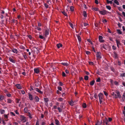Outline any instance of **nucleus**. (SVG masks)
Returning <instances> with one entry per match:
<instances>
[{"instance_id":"1","label":"nucleus","mask_w":125,"mask_h":125,"mask_svg":"<svg viewBox=\"0 0 125 125\" xmlns=\"http://www.w3.org/2000/svg\"><path fill=\"white\" fill-rule=\"evenodd\" d=\"M99 97V101L100 104H101L103 101V94L102 93H100L98 95Z\"/></svg>"},{"instance_id":"2","label":"nucleus","mask_w":125,"mask_h":125,"mask_svg":"<svg viewBox=\"0 0 125 125\" xmlns=\"http://www.w3.org/2000/svg\"><path fill=\"white\" fill-rule=\"evenodd\" d=\"M99 11L101 14L103 15H105L108 13H109V12L105 10H103L101 11L99 10Z\"/></svg>"},{"instance_id":"3","label":"nucleus","mask_w":125,"mask_h":125,"mask_svg":"<svg viewBox=\"0 0 125 125\" xmlns=\"http://www.w3.org/2000/svg\"><path fill=\"white\" fill-rule=\"evenodd\" d=\"M20 118L21 120L23 123H25L26 121V118L24 116L20 115Z\"/></svg>"},{"instance_id":"4","label":"nucleus","mask_w":125,"mask_h":125,"mask_svg":"<svg viewBox=\"0 0 125 125\" xmlns=\"http://www.w3.org/2000/svg\"><path fill=\"white\" fill-rule=\"evenodd\" d=\"M5 13V12L3 10H0V16L1 19H2L5 16L4 14Z\"/></svg>"},{"instance_id":"5","label":"nucleus","mask_w":125,"mask_h":125,"mask_svg":"<svg viewBox=\"0 0 125 125\" xmlns=\"http://www.w3.org/2000/svg\"><path fill=\"white\" fill-rule=\"evenodd\" d=\"M99 39L100 42H104V41L103 39V37L101 36H99Z\"/></svg>"},{"instance_id":"6","label":"nucleus","mask_w":125,"mask_h":125,"mask_svg":"<svg viewBox=\"0 0 125 125\" xmlns=\"http://www.w3.org/2000/svg\"><path fill=\"white\" fill-rule=\"evenodd\" d=\"M101 53L100 52H97L96 54V57L97 59H99L101 58Z\"/></svg>"},{"instance_id":"7","label":"nucleus","mask_w":125,"mask_h":125,"mask_svg":"<svg viewBox=\"0 0 125 125\" xmlns=\"http://www.w3.org/2000/svg\"><path fill=\"white\" fill-rule=\"evenodd\" d=\"M115 41L116 43L117 46L118 48H119V46L121 44L120 41L119 40L117 39L115 40Z\"/></svg>"},{"instance_id":"8","label":"nucleus","mask_w":125,"mask_h":125,"mask_svg":"<svg viewBox=\"0 0 125 125\" xmlns=\"http://www.w3.org/2000/svg\"><path fill=\"white\" fill-rule=\"evenodd\" d=\"M115 93L116 94L118 98H120L121 97V96L119 92L117 91H116L115 92Z\"/></svg>"},{"instance_id":"9","label":"nucleus","mask_w":125,"mask_h":125,"mask_svg":"<svg viewBox=\"0 0 125 125\" xmlns=\"http://www.w3.org/2000/svg\"><path fill=\"white\" fill-rule=\"evenodd\" d=\"M49 31L48 29L46 30L45 32V35L46 37L49 35Z\"/></svg>"},{"instance_id":"10","label":"nucleus","mask_w":125,"mask_h":125,"mask_svg":"<svg viewBox=\"0 0 125 125\" xmlns=\"http://www.w3.org/2000/svg\"><path fill=\"white\" fill-rule=\"evenodd\" d=\"M9 115V114H8L7 115H5L4 114V116L5 118V120L6 121H8V115Z\"/></svg>"},{"instance_id":"11","label":"nucleus","mask_w":125,"mask_h":125,"mask_svg":"<svg viewBox=\"0 0 125 125\" xmlns=\"http://www.w3.org/2000/svg\"><path fill=\"white\" fill-rule=\"evenodd\" d=\"M34 72L36 73H38L40 72V70L39 68H35L34 69Z\"/></svg>"},{"instance_id":"12","label":"nucleus","mask_w":125,"mask_h":125,"mask_svg":"<svg viewBox=\"0 0 125 125\" xmlns=\"http://www.w3.org/2000/svg\"><path fill=\"white\" fill-rule=\"evenodd\" d=\"M17 88L19 89H22V86L19 84H16L15 85Z\"/></svg>"},{"instance_id":"13","label":"nucleus","mask_w":125,"mask_h":125,"mask_svg":"<svg viewBox=\"0 0 125 125\" xmlns=\"http://www.w3.org/2000/svg\"><path fill=\"white\" fill-rule=\"evenodd\" d=\"M104 123H105L106 125H108L109 124L108 122L107 118H106L105 120L104 121Z\"/></svg>"},{"instance_id":"14","label":"nucleus","mask_w":125,"mask_h":125,"mask_svg":"<svg viewBox=\"0 0 125 125\" xmlns=\"http://www.w3.org/2000/svg\"><path fill=\"white\" fill-rule=\"evenodd\" d=\"M13 101V100L10 99H8L7 100V103L8 104H10L12 103Z\"/></svg>"},{"instance_id":"15","label":"nucleus","mask_w":125,"mask_h":125,"mask_svg":"<svg viewBox=\"0 0 125 125\" xmlns=\"http://www.w3.org/2000/svg\"><path fill=\"white\" fill-rule=\"evenodd\" d=\"M29 99L31 100H32L33 99V96L30 94L29 93Z\"/></svg>"},{"instance_id":"16","label":"nucleus","mask_w":125,"mask_h":125,"mask_svg":"<svg viewBox=\"0 0 125 125\" xmlns=\"http://www.w3.org/2000/svg\"><path fill=\"white\" fill-rule=\"evenodd\" d=\"M101 46L104 49H106L107 45L106 44H103L101 45Z\"/></svg>"},{"instance_id":"17","label":"nucleus","mask_w":125,"mask_h":125,"mask_svg":"<svg viewBox=\"0 0 125 125\" xmlns=\"http://www.w3.org/2000/svg\"><path fill=\"white\" fill-rule=\"evenodd\" d=\"M12 51L13 52L15 53H17L18 52L17 50L16 49H13L12 50Z\"/></svg>"},{"instance_id":"18","label":"nucleus","mask_w":125,"mask_h":125,"mask_svg":"<svg viewBox=\"0 0 125 125\" xmlns=\"http://www.w3.org/2000/svg\"><path fill=\"white\" fill-rule=\"evenodd\" d=\"M55 124L56 125H59V120L57 119H55Z\"/></svg>"},{"instance_id":"19","label":"nucleus","mask_w":125,"mask_h":125,"mask_svg":"<svg viewBox=\"0 0 125 125\" xmlns=\"http://www.w3.org/2000/svg\"><path fill=\"white\" fill-rule=\"evenodd\" d=\"M116 31L117 33L119 34H121L122 33L121 31L119 29H117L116 30Z\"/></svg>"},{"instance_id":"20","label":"nucleus","mask_w":125,"mask_h":125,"mask_svg":"<svg viewBox=\"0 0 125 125\" xmlns=\"http://www.w3.org/2000/svg\"><path fill=\"white\" fill-rule=\"evenodd\" d=\"M102 121H98L95 124V125H101L102 124Z\"/></svg>"},{"instance_id":"21","label":"nucleus","mask_w":125,"mask_h":125,"mask_svg":"<svg viewBox=\"0 0 125 125\" xmlns=\"http://www.w3.org/2000/svg\"><path fill=\"white\" fill-rule=\"evenodd\" d=\"M9 60L10 62L13 63H15V61L11 57L9 58Z\"/></svg>"},{"instance_id":"22","label":"nucleus","mask_w":125,"mask_h":125,"mask_svg":"<svg viewBox=\"0 0 125 125\" xmlns=\"http://www.w3.org/2000/svg\"><path fill=\"white\" fill-rule=\"evenodd\" d=\"M35 101L36 102H38L39 101V98L38 96H36L35 98Z\"/></svg>"},{"instance_id":"23","label":"nucleus","mask_w":125,"mask_h":125,"mask_svg":"<svg viewBox=\"0 0 125 125\" xmlns=\"http://www.w3.org/2000/svg\"><path fill=\"white\" fill-rule=\"evenodd\" d=\"M24 111V113H27L28 111L27 108V107L25 108Z\"/></svg>"},{"instance_id":"24","label":"nucleus","mask_w":125,"mask_h":125,"mask_svg":"<svg viewBox=\"0 0 125 125\" xmlns=\"http://www.w3.org/2000/svg\"><path fill=\"white\" fill-rule=\"evenodd\" d=\"M57 46L58 48H59L62 46V45L60 43L58 44H57Z\"/></svg>"},{"instance_id":"25","label":"nucleus","mask_w":125,"mask_h":125,"mask_svg":"<svg viewBox=\"0 0 125 125\" xmlns=\"http://www.w3.org/2000/svg\"><path fill=\"white\" fill-rule=\"evenodd\" d=\"M63 100H64L62 98H61V97L59 98L58 99V101H59V102L62 101H63Z\"/></svg>"},{"instance_id":"26","label":"nucleus","mask_w":125,"mask_h":125,"mask_svg":"<svg viewBox=\"0 0 125 125\" xmlns=\"http://www.w3.org/2000/svg\"><path fill=\"white\" fill-rule=\"evenodd\" d=\"M36 91H37V92H39V93H40V94H43V92H42L39 89H38V88H36Z\"/></svg>"},{"instance_id":"27","label":"nucleus","mask_w":125,"mask_h":125,"mask_svg":"<svg viewBox=\"0 0 125 125\" xmlns=\"http://www.w3.org/2000/svg\"><path fill=\"white\" fill-rule=\"evenodd\" d=\"M69 104L71 106H73L74 104V102L73 101L71 100V101L69 102Z\"/></svg>"},{"instance_id":"28","label":"nucleus","mask_w":125,"mask_h":125,"mask_svg":"<svg viewBox=\"0 0 125 125\" xmlns=\"http://www.w3.org/2000/svg\"><path fill=\"white\" fill-rule=\"evenodd\" d=\"M83 16L85 17H87V13L85 11H84L83 12Z\"/></svg>"},{"instance_id":"29","label":"nucleus","mask_w":125,"mask_h":125,"mask_svg":"<svg viewBox=\"0 0 125 125\" xmlns=\"http://www.w3.org/2000/svg\"><path fill=\"white\" fill-rule=\"evenodd\" d=\"M44 100L45 102H46V104H48L47 102L49 101L48 99L47 98H44Z\"/></svg>"},{"instance_id":"30","label":"nucleus","mask_w":125,"mask_h":125,"mask_svg":"<svg viewBox=\"0 0 125 125\" xmlns=\"http://www.w3.org/2000/svg\"><path fill=\"white\" fill-rule=\"evenodd\" d=\"M94 82L95 81H92L90 82V84L91 85H93L94 84Z\"/></svg>"},{"instance_id":"31","label":"nucleus","mask_w":125,"mask_h":125,"mask_svg":"<svg viewBox=\"0 0 125 125\" xmlns=\"http://www.w3.org/2000/svg\"><path fill=\"white\" fill-rule=\"evenodd\" d=\"M0 113L1 114H3L5 113V111L4 110H1L0 111Z\"/></svg>"},{"instance_id":"32","label":"nucleus","mask_w":125,"mask_h":125,"mask_svg":"<svg viewBox=\"0 0 125 125\" xmlns=\"http://www.w3.org/2000/svg\"><path fill=\"white\" fill-rule=\"evenodd\" d=\"M4 98V97L2 95L0 96V101H1L3 100Z\"/></svg>"},{"instance_id":"33","label":"nucleus","mask_w":125,"mask_h":125,"mask_svg":"<svg viewBox=\"0 0 125 125\" xmlns=\"http://www.w3.org/2000/svg\"><path fill=\"white\" fill-rule=\"evenodd\" d=\"M106 2L108 4H112V1H110L108 0H107Z\"/></svg>"},{"instance_id":"34","label":"nucleus","mask_w":125,"mask_h":125,"mask_svg":"<svg viewBox=\"0 0 125 125\" xmlns=\"http://www.w3.org/2000/svg\"><path fill=\"white\" fill-rule=\"evenodd\" d=\"M114 2L117 5H119V3L117 0H115Z\"/></svg>"},{"instance_id":"35","label":"nucleus","mask_w":125,"mask_h":125,"mask_svg":"<svg viewBox=\"0 0 125 125\" xmlns=\"http://www.w3.org/2000/svg\"><path fill=\"white\" fill-rule=\"evenodd\" d=\"M69 24L71 27L73 29L74 28V27L73 24L71 22H69Z\"/></svg>"},{"instance_id":"36","label":"nucleus","mask_w":125,"mask_h":125,"mask_svg":"<svg viewBox=\"0 0 125 125\" xmlns=\"http://www.w3.org/2000/svg\"><path fill=\"white\" fill-rule=\"evenodd\" d=\"M62 64L64 65H68L69 64L68 63H63L62 62Z\"/></svg>"},{"instance_id":"37","label":"nucleus","mask_w":125,"mask_h":125,"mask_svg":"<svg viewBox=\"0 0 125 125\" xmlns=\"http://www.w3.org/2000/svg\"><path fill=\"white\" fill-rule=\"evenodd\" d=\"M28 116L30 118H32V117L31 116V114L30 113V112H28Z\"/></svg>"},{"instance_id":"38","label":"nucleus","mask_w":125,"mask_h":125,"mask_svg":"<svg viewBox=\"0 0 125 125\" xmlns=\"http://www.w3.org/2000/svg\"><path fill=\"white\" fill-rule=\"evenodd\" d=\"M122 99L123 101H124L125 100V92L123 94L122 96Z\"/></svg>"},{"instance_id":"39","label":"nucleus","mask_w":125,"mask_h":125,"mask_svg":"<svg viewBox=\"0 0 125 125\" xmlns=\"http://www.w3.org/2000/svg\"><path fill=\"white\" fill-rule=\"evenodd\" d=\"M106 7L107 9L109 10H110L111 9V7L110 6H106Z\"/></svg>"},{"instance_id":"40","label":"nucleus","mask_w":125,"mask_h":125,"mask_svg":"<svg viewBox=\"0 0 125 125\" xmlns=\"http://www.w3.org/2000/svg\"><path fill=\"white\" fill-rule=\"evenodd\" d=\"M88 76L86 75L84 76V79L85 80H87L88 79Z\"/></svg>"},{"instance_id":"41","label":"nucleus","mask_w":125,"mask_h":125,"mask_svg":"<svg viewBox=\"0 0 125 125\" xmlns=\"http://www.w3.org/2000/svg\"><path fill=\"white\" fill-rule=\"evenodd\" d=\"M57 109H58V110L59 112H62V109L61 108H60V107H58L57 108Z\"/></svg>"},{"instance_id":"42","label":"nucleus","mask_w":125,"mask_h":125,"mask_svg":"<svg viewBox=\"0 0 125 125\" xmlns=\"http://www.w3.org/2000/svg\"><path fill=\"white\" fill-rule=\"evenodd\" d=\"M121 77H125V73H121L120 75Z\"/></svg>"},{"instance_id":"43","label":"nucleus","mask_w":125,"mask_h":125,"mask_svg":"<svg viewBox=\"0 0 125 125\" xmlns=\"http://www.w3.org/2000/svg\"><path fill=\"white\" fill-rule=\"evenodd\" d=\"M83 107L84 108H86L87 106L86 104L84 103H83Z\"/></svg>"},{"instance_id":"44","label":"nucleus","mask_w":125,"mask_h":125,"mask_svg":"<svg viewBox=\"0 0 125 125\" xmlns=\"http://www.w3.org/2000/svg\"><path fill=\"white\" fill-rule=\"evenodd\" d=\"M77 38L79 41H81V38L79 36L77 35Z\"/></svg>"},{"instance_id":"45","label":"nucleus","mask_w":125,"mask_h":125,"mask_svg":"<svg viewBox=\"0 0 125 125\" xmlns=\"http://www.w3.org/2000/svg\"><path fill=\"white\" fill-rule=\"evenodd\" d=\"M87 41L88 42L90 43L91 44H93V43L91 41L90 39H88L87 40Z\"/></svg>"},{"instance_id":"46","label":"nucleus","mask_w":125,"mask_h":125,"mask_svg":"<svg viewBox=\"0 0 125 125\" xmlns=\"http://www.w3.org/2000/svg\"><path fill=\"white\" fill-rule=\"evenodd\" d=\"M70 9L71 11H73L74 10V8L73 7L71 6L70 8Z\"/></svg>"},{"instance_id":"47","label":"nucleus","mask_w":125,"mask_h":125,"mask_svg":"<svg viewBox=\"0 0 125 125\" xmlns=\"http://www.w3.org/2000/svg\"><path fill=\"white\" fill-rule=\"evenodd\" d=\"M58 89L60 91H61L62 90V88L60 86H58Z\"/></svg>"},{"instance_id":"48","label":"nucleus","mask_w":125,"mask_h":125,"mask_svg":"<svg viewBox=\"0 0 125 125\" xmlns=\"http://www.w3.org/2000/svg\"><path fill=\"white\" fill-rule=\"evenodd\" d=\"M35 29L39 31H41V28L37 27H36Z\"/></svg>"},{"instance_id":"49","label":"nucleus","mask_w":125,"mask_h":125,"mask_svg":"<svg viewBox=\"0 0 125 125\" xmlns=\"http://www.w3.org/2000/svg\"><path fill=\"white\" fill-rule=\"evenodd\" d=\"M62 13L63 14L65 15L66 16H67V14L64 11H62Z\"/></svg>"},{"instance_id":"50","label":"nucleus","mask_w":125,"mask_h":125,"mask_svg":"<svg viewBox=\"0 0 125 125\" xmlns=\"http://www.w3.org/2000/svg\"><path fill=\"white\" fill-rule=\"evenodd\" d=\"M44 6L46 8H48L49 7V6L46 3L44 4Z\"/></svg>"},{"instance_id":"51","label":"nucleus","mask_w":125,"mask_h":125,"mask_svg":"<svg viewBox=\"0 0 125 125\" xmlns=\"http://www.w3.org/2000/svg\"><path fill=\"white\" fill-rule=\"evenodd\" d=\"M64 104L63 103H62L61 104V105H60V107L61 108H62L63 107V105Z\"/></svg>"},{"instance_id":"52","label":"nucleus","mask_w":125,"mask_h":125,"mask_svg":"<svg viewBox=\"0 0 125 125\" xmlns=\"http://www.w3.org/2000/svg\"><path fill=\"white\" fill-rule=\"evenodd\" d=\"M100 78H98L96 80V81L97 82H99L100 81Z\"/></svg>"},{"instance_id":"53","label":"nucleus","mask_w":125,"mask_h":125,"mask_svg":"<svg viewBox=\"0 0 125 125\" xmlns=\"http://www.w3.org/2000/svg\"><path fill=\"white\" fill-rule=\"evenodd\" d=\"M112 48L113 50H115L116 49V47L114 45H113L112 46Z\"/></svg>"},{"instance_id":"54","label":"nucleus","mask_w":125,"mask_h":125,"mask_svg":"<svg viewBox=\"0 0 125 125\" xmlns=\"http://www.w3.org/2000/svg\"><path fill=\"white\" fill-rule=\"evenodd\" d=\"M7 95L9 97H10L11 96V94H7Z\"/></svg>"},{"instance_id":"55","label":"nucleus","mask_w":125,"mask_h":125,"mask_svg":"<svg viewBox=\"0 0 125 125\" xmlns=\"http://www.w3.org/2000/svg\"><path fill=\"white\" fill-rule=\"evenodd\" d=\"M21 94H25V92L23 90H21Z\"/></svg>"},{"instance_id":"56","label":"nucleus","mask_w":125,"mask_h":125,"mask_svg":"<svg viewBox=\"0 0 125 125\" xmlns=\"http://www.w3.org/2000/svg\"><path fill=\"white\" fill-rule=\"evenodd\" d=\"M89 63L90 65H93L94 64V63L92 62H89Z\"/></svg>"},{"instance_id":"57","label":"nucleus","mask_w":125,"mask_h":125,"mask_svg":"<svg viewBox=\"0 0 125 125\" xmlns=\"http://www.w3.org/2000/svg\"><path fill=\"white\" fill-rule=\"evenodd\" d=\"M10 114H11V115H13L14 116H15V114L13 112H10Z\"/></svg>"},{"instance_id":"58","label":"nucleus","mask_w":125,"mask_h":125,"mask_svg":"<svg viewBox=\"0 0 125 125\" xmlns=\"http://www.w3.org/2000/svg\"><path fill=\"white\" fill-rule=\"evenodd\" d=\"M39 37V38L41 39H43L44 38L43 36L41 35H40Z\"/></svg>"},{"instance_id":"59","label":"nucleus","mask_w":125,"mask_h":125,"mask_svg":"<svg viewBox=\"0 0 125 125\" xmlns=\"http://www.w3.org/2000/svg\"><path fill=\"white\" fill-rule=\"evenodd\" d=\"M93 10L95 11H97L98 10V9L97 8H94L93 9Z\"/></svg>"},{"instance_id":"60","label":"nucleus","mask_w":125,"mask_h":125,"mask_svg":"<svg viewBox=\"0 0 125 125\" xmlns=\"http://www.w3.org/2000/svg\"><path fill=\"white\" fill-rule=\"evenodd\" d=\"M114 83L116 85H118V82L116 81H115L114 82Z\"/></svg>"},{"instance_id":"61","label":"nucleus","mask_w":125,"mask_h":125,"mask_svg":"<svg viewBox=\"0 0 125 125\" xmlns=\"http://www.w3.org/2000/svg\"><path fill=\"white\" fill-rule=\"evenodd\" d=\"M94 97L95 98H98V96H97V95L96 94H95L94 95Z\"/></svg>"},{"instance_id":"62","label":"nucleus","mask_w":125,"mask_h":125,"mask_svg":"<svg viewBox=\"0 0 125 125\" xmlns=\"http://www.w3.org/2000/svg\"><path fill=\"white\" fill-rule=\"evenodd\" d=\"M15 113L17 115H19V113L18 112V111L17 110H16L15 111Z\"/></svg>"},{"instance_id":"63","label":"nucleus","mask_w":125,"mask_h":125,"mask_svg":"<svg viewBox=\"0 0 125 125\" xmlns=\"http://www.w3.org/2000/svg\"><path fill=\"white\" fill-rule=\"evenodd\" d=\"M62 75L63 76H65L66 74L64 72H62Z\"/></svg>"},{"instance_id":"64","label":"nucleus","mask_w":125,"mask_h":125,"mask_svg":"<svg viewBox=\"0 0 125 125\" xmlns=\"http://www.w3.org/2000/svg\"><path fill=\"white\" fill-rule=\"evenodd\" d=\"M122 14L124 16V17H125V12L124 11L122 12Z\"/></svg>"}]
</instances>
